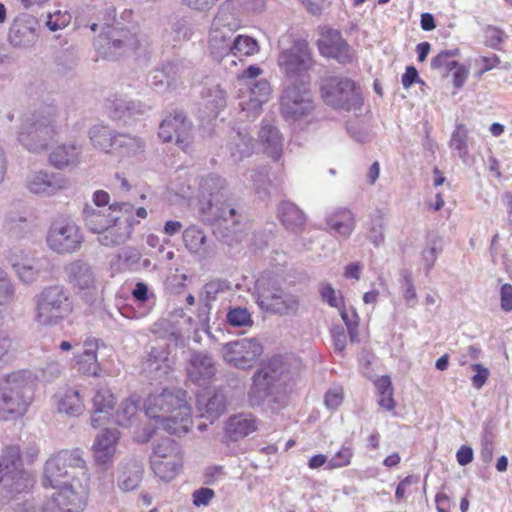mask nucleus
Instances as JSON below:
<instances>
[{
    "instance_id": "41",
    "label": "nucleus",
    "mask_w": 512,
    "mask_h": 512,
    "mask_svg": "<svg viewBox=\"0 0 512 512\" xmlns=\"http://www.w3.org/2000/svg\"><path fill=\"white\" fill-rule=\"evenodd\" d=\"M169 354L170 352L165 344L158 343L151 346L144 362L145 369L150 372H167L172 365V360L169 358Z\"/></svg>"
},
{
    "instance_id": "43",
    "label": "nucleus",
    "mask_w": 512,
    "mask_h": 512,
    "mask_svg": "<svg viewBox=\"0 0 512 512\" xmlns=\"http://www.w3.org/2000/svg\"><path fill=\"white\" fill-rule=\"evenodd\" d=\"M184 73V65L180 61L169 62L161 70H156L151 83L155 86L162 85L166 79L167 86H171L177 78Z\"/></svg>"
},
{
    "instance_id": "20",
    "label": "nucleus",
    "mask_w": 512,
    "mask_h": 512,
    "mask_svg": "<svg viewBox=\"0 0 512 512\" xmlns=\"http://www.w3.org/2000/svg\"><path fill=\"white\" fill-rule=\"evenodd\" d=\"M67 283L82 297L92 296L97 291V281L92 267L82 260H75L65 266Z\"/></svg>"
},
{
    "instance_id": "52",
    "label": "nucleus",
    "mask_w": 512,
    "mask_h": 512,
    "mask_svg": "<svg viewBox=\"0 0 512 512\" xmlns=\"http://www.w3.org/2000/svg\"><path fill=\"white\" fill-rule=\"evenodd\" d=\"M227 323L232 327L250 328L253 326V319L248 309L243 307L230 308L226 315Z\"/></svg>"
},
{
    "instance_id": "18",
    "label": "nucleus",
    "mask_w": 512,
    "mask_h": 512,
    "mask_svg": "<svg viewBox=\"0 0 512 512\" xmlns=\"http://www.w3.org/2000/svg\"><path fill=\"white\" fill-rule=\"evenodd\" d=\"M140 401L135 396H130L121 402L117 410L113 411V420L120 427L132 429V436L137 442L145 443L150 440L153 431L150 429H140L138 426L139 421V407Z\"/></svg>"
},
{
    "instance_id": "14",
    "label": "nucleus",
    "mask_w": 512,
    "mask_h": 512,
    "mask_svg": "<svg viewBox=\"0 0 512 512\" xmlns=\"http://www.w3.org/2000/svg\"><path fill=\"white\" fill-rule=\"evenodd\" d=\"M311 54L305 41H296L287 50L281 51L278 58L280 69L286 74L290 84L309 85Z\"/></svg>"
},
{
    "instance_id": "25",
    "label": "nucleus",
    "mask_w": 512,
    "mask_h": 512,
    "mask_svg": "<svg viewBox=\"0 0 512 512\" xmlns=\"http://www.w3.org/2000/svg\"><path fill=\"white\" fill-rule=\"evenodd\" d=\"M100 345V340L93 337L84 340L83 351L75 354L73 357L79 373L93 377H99L101 375V366L97 357V351Z\"/></svg>"
},
{
    "instance_id": "33",
    "label": "nucleus",
    "mask_w": 512,
    "mask_h": 512,
    "mask_svg": "<svg viewBox=\"0 0 512 512\" xmlns=\"http://www.w3.org/2000/svg\"><path fill=\"white\" fill-rule=\"evenodd\" d=\"M325 220L331 231L344 238H348L356 226L354 214L346 208L333 209L327 213Z\"/></svg>"
},
{
    "instance_id": "36",
    "label": "nucleus",
    "mask_w": 512,
    "mask_h": 512,
    "mask_svg": "<svg viewBox=\"0 0 512 512\" xmlns=\"http://www.w3.org/2000/svg\"><path fill=\"white\" fill-rule=\"evenodd\" d=\"M188 377L195 383H200L212 378L215 374V366L212 358L205 353H195L191 356L187 367Z\"/></svg>"
},
{
    "instance_id": "6",
    "label": "nucleus",
    "mask_w": 512,
    "mask_h": 512,
    "mask_svg": "<svg viewBox=\"0 0 512 512\" xmlns=\"http://www.w3.org/2000/svg\"><path fill=\"white\" fill-rule=\"evenodd\" d=\"M254 297L260 309L274 314H294L299 308L298 297L285 292L277 278L270 274H263L256 280Z\"/></svg>"
},
{
    "instance_id": "57",
    "label": "nucleus",
    "mask_w": 512,
    "mask_h": 512,
    "mask_svg": "<svg viewBox=\"0 0 512 512\" xmlns=\"http://www.w3.org/2000/svg\"><path fill=\"white\" fill-rule=\"evenodd\" d=\"M15 287L8 273L0 268V305H7L14 300Z\"/></svg>"
},
{
    "instance_id": "48",
    "label": "nucleus",
    "mask_w": 512,
    "mask_h": 512,
    "mask_svg": "<svg viewBox=\"0 0 512 512\" xmlns=\"http://www.w3.org/2000/svg\"><path fill=\"white\" fill-rule=\"evenodd\" d=\"M258 52L259 45L254 38L245 35H238L233 39L230 55L236 57L252 56Z\"/></svg>"
},
{
    "instance_id": "39",
    "label": "nucleus",
    "mask_w": 512,
    "mask_h": 512,
    "mask_svg": "<svg viewBox=\"0 0 512 512\" xmlns=\"http://www.w3.org/2000/svg\"><path fill=\"white\" fill-rule=\"evenodd\" d=\"M144 149L145 143L141 138L118 133L112 155L119 159H127L142 154Z\"/></svg>"
},
{
    "instance_id": "63",
    "label": "nucleus",
    "mask_w": 512,
    "mask_h": 512,
    "mask_svg": "<svg viewBox=\"0 0 512 512\" xmlns=\"http://www.w3.org/2000/svg\"><path fill=\"white\" fill-rule=\"evenodd\" d=\"M343 388L334 386L329 389L324 397L325 406L330 410H336L343 402Z\"/></svg>"
},
{
    "instance_id": "29",
    "label": "nucleus",
    "mask_w": 512,
    "mask_h": 512,
    "mask_svg": "<svg viewBox=\"0 0 512 512\" xmlns=\"http://www.w3.org/2000/svg\"><path fill=\"white\" fill-rule=\"evenodd\" d=\"M226 408L225 396L220 391L206 389L197 393V410L200 417L208 419L211 423L222 415Z\"/></svg>"
},
{
    "instance_id": "19",
    "label": "nucleus",
    "mask_w": 512,
    "mask_h": 512,
    "mask_svg": "<svg viewBox=\"0 0 512 512\" xmlns=\"http://www.w3.org/2000/svg\"><path fill=\"white\" fill-rule=\"evenodd\" d=\"M68 186L69 182L65 176L44 170L31 171L25 180V187L29 193L38 197H52Z\"/></svg>"
},
{
    "instance_id": "23",
    "label": "nucleus",
    "mask_w": 512,
    "mask_h": 512,
    "mask_svg": "<svg viewBox=\"0 0 512 512\" xmlns=\"http://www.w3.org/2000/svg\"><path fill=\"white\" fill-rule=\"evenodd\" d=\"M91 426L99 428L112 419L116 397L108 386H97L91 397Z\"/></svg>"
},
{
    "instance_id": "60",
    "label": "nucleus",
    "mask_w": 512,
    "mask_h": 512,
    "mask_svg": "<svg viewBox=\"0 0 512 512\" xmlns=\"http://www.w3.org/2000/svg\"><path fill=\"white\" fill-rule=\"evenodd\" d=\"M15 274L17 275L18 279L25 284H32L36 282L40 274L37 261L34 260L27 266L19 267V270L15 272Z\"/></svg>"
},
{
    "instance_id": "8",
    "label": "nucleus",
    "mask_w": 512,
    "mask_h": 512,
    "mask_svg": "<svg viewBox=\"0 0 512 512\" xmlns=\"http://www.w3.org/2000/svg\"><path fill=\"white\" fill-rule=\"evenodd\" d=\"M281 114L294 128H303L313 120L315 104L308 85L289 84L281 100Z\"/></svg>"
},
{
    "instance_id": "34",
    "label": "nucleus",
    "mask_w": 512,
    "mask_h": 512,
    "mask_svg": "<svg viewBox=\"0 0 512 512\" xmlns=\"http://www.w3.org/2000/svg\"><path fill=\"white\" fill-rule=\"evenodd\" d=\"M55 397L57 410L60 413L72 417H78L84 413L85 403L77 389L72 387L64 388Z\"/></svg>"
},
{
    "instance_id": "58",
    "label": "nucleus",
    "mask_w": 512,
    "mask_h": 512,
    "mask_svg": "<svg viewBox=\"0 0 512 512\" xmlns=\"http://www.w3.org/2000/svg\"><path fill=\"white\" fill-rule=\"evenodd\" d=\"M441 251L442 247L440 239L434 238L428 242L427 247L422 251V261L427 271L434 266Z\"/></svg>"
},
{
    "instance_id": "15",
    "label": "nucleus",
    "mask_w": 512,
    "mask_h": 512,
    "mask_svg": "<svg viewBox=\"0 0 512 512\" xmlns=\"http://www.w3.org/2000/svg\"><path fill=\"white\" fill-rule=\"evenodd\" d=\"M239 24L233 14L224 7H221L215 16L209 33L208 46L211 54L216 59L230 55L233 40L232 34L237 30Z\"/></svg>"
},
{
    "instance_id": "10",
    "label": "nucleus",
    "mask_w": 512,
    "mask_h": 512,
    "mask_svg": "<svg viewBox=\"0 0 512 512\" xmlns=\"http://www.w3.org/2000/svg\"><path fill=\"white\" fill-rule=\"evenodd\" d=\"M111 209L122 213V220L116 224H111L101 232H97L98 242L106 247L120 245L127 241L133 233L134 226L141 220L146 219L148 212L144 207L135 208L128 202H119L111 204Z\"/></svg>"
},
{
    "instance_id": "56",
    "label": "nucleus",
    "mask_w": 512,
    "mask_h": 512,
    "mask_svg": "<svg viewBox=\"0 0 512 512\" xmlns=\"http://www.w3.org/2000/svg\"><path fill=\"white\" fill-rule=\"evenodd\" d=\"M354 455L350 446L343 445L328 461V469H338L348 466Z\"/></svg>"
},
{
    "instance_id": "21",
    "label": "nucleus",
    "mask_w": 512,
    "mask_h": 512,
    "mask_svg": "<svg viewBox=\"0 0 512 512\" xmlns=\"http://www.w3.org/2000/svg\"><path fill=\"white\" fill-rule=\"evenodd\" d=\"M120 438V431L116 428H105L97 433L91 450L98 466L108 468L113 464Z\"/></svg>"
},
{
    "instance_id": "61",
    "label": "nucleus",
    "mask_w": 512,
    "mask_h": 512,
    "mask_svg": "<svg viewBox=\"0 0 512 512\" xmlns=\"http://www.w3.org/2000/svg\"><path fill=\"white\" fill-rule=\"evenodd\" d=\"M71 21V15L67 11H56L49 14L46 25L51 31H57L65 28Z\"/></svg>"
},
{
    "instance_id": "44",
    "label": "nucleus",
    "mask_w": 512,
    "mask_h": 512,
    "mask_svg": "<svg viewBox=\"0 0 512 512\" xmlns=\"http://www.w3.org/2000/svg\"><path fill=\"white\" fill-rule=\"evenodd\" d=\"M279 214L283 224L290 230L301 228L305 223L302 211L291 202H283L279 207Z\"/></svg>"
},
{
    "instance_id": "4",
    "label": "nucleus",
    "mask_w": 512,
    "mask_h": 512,
    "mask_svg": "<svg viewBox=\"0 0 512 512\" xmlns=\"http://www.w3.org/2000/svg\"><path fill=\"white\" fill-rule=\"evenodd\" d=\"M286 368L280 356H274L262 365L252 377L247 399L251 407L267 403L271 409L285 404Z\"/></svg>"
},
{
    "instance_id": "3",
    "label": "nucleus",
    "mask_w": 512,
    "mask_h": 512,
    "mask_svg": "<svg viewBox=\"0 0 512 512\" xmlns=\"http://www.w3.org/2000/svg\"><path fill=\"white\" fill-rule=\"evenodd\" d=\"M35 375L26 369L13 371L0 378V420L23 418L34 399Z\"/></svg>"
},
{
    "instance_id": "1",
    "label": "nucleus",
    "mask_w": 512,
    "mask_h": 512,
    "mask_svg": "<svg viewBox=\"0 0 512 512\" xmlns=\"http://www.w3.org/2000/svg\"><path fill=\"white\" fill-rule=\"evenodd\" d=\"M145 414L155 426L170 434L183 435L192 426L191 407L182 389H163L150 394L144 402Z\"/></svg>"
},
{
    "instance_id": "17",
    "label": "nucleus",
    "mask_w": 512,
    "mask_h": 512,
    "mask_svg": "<svg viewBox=\"0 0 512 512\" xmlns=\"http://www.w3.org/2000/svg\"><path fill=\"white\" fill-rule=\"evenodd\" d=\"M46 242L48 247L59 254L76 252L83 243L80 227L71 220L55 221L49 228Z\"/></svg>"
},
{
    "instance_id": "7",
    "label": "nucleus",
    "mask_w": 512,
    "mask_h": 512,
    "mask_svg": "<svg viewBox=\"0 0 512 512\" xmlns=\"http://www.w3.org/2000/svg\"><path fill=\"white\" fill-rule=\"evenodd\" d=\"M90 475L83 470L70 482H63L56 487L51 501L45 504L43 512H82L86 507L89 494Z\"/></svg>"
},
{
    "instance_id": "13",
    "label": "nucleus",
    "mask_w": 512,
    "mask_h": 512,
    "mask_svg": "<svg viewBox=\"0 0 512 512\" xmlns=\"http://www.w3.org/2000/svg\"><path fill=\"white\" fill-rule=\"evenodd\" d=\"M56 134L57 127L53 119L33 115L22 121L17 139L25 149L38 153L47 148Z\"/></svg>"
},
{
    "instance_id": "27",
    "label": "nucleus",
    "mask_w": 512,
    "mask_h": 512,
    "mask_svg": "<svg viewBox=\"0 0 512 512\" xmlns=\"http://www.w3.org/2000/svg\"><path fill=\"white\" fill-rule=\"evenodd\" d=\"M271 95L270 84L266 80L256 81L249 87L247 95L240 97L239 105L247 118L256 117Z\"/></svg>"
},
{
    "instance_id": "32",
    "label": "nucleus",
    "mask_w": 512,
    "mask_h": 512,
    "mask_svg": "<svg viewBox=\"0 0 512 512\" xmlns=\"http://www.w3.org/2000/svg\"><path fill=\"white\" fill-rule=\"evenodd\" d=\"M22 470L23 468L19 447H6L0 457V485L11 486L13 475Z\"/></svg>"
},
{
    "instance_id": "12",
    "label": "nucleus",
    "mask_w": 512,
    "mask_h": 512,
    "mask_svg": "<svg viewBox=\"0 0 512 512\" xmlns=\"http://www.w3.org/2000/svg\"><path fill=\"white\" fill-rule=\"evenodd\" d=\"M150 464L159 479L166 482L173 480L183 465L181 446L170 438L157 441L153 446Z\"/></svg>"
},
{
    "instance_id": "16",
    "label": "nucleus",
    "mask_w": 512,
    "mask_h": 512,
    "mask_svg": "<svg viewBox=\"0 0 512 512\" xmlns=\"http://www.w3.org/2000/svg\"><path fill=\"white\" fill-rule=\"evenodd\" d=\"M223 360L237 369H250L263 353V346L256 338H241L225 343L221 348Z\"/></svg>"
},
{
    "instance_id": "40",
    "label": "nucleus",
    "mask_w": 512,
    "mask_h": 512,
    "mask_svg": "<svg viewBox=\"0 0 512 512\" xmlns=\"http://www.w3.org/2000/svg\"><path fill=\"white\" fill-rule=\"evenodd\" d=\"M226 105V93L219 87L214 85L207 88L202 94V106L204 114L202 117L216 118L219 111Z\"/></svg>"
},
{
    "instance_id": "54",
    "label": "nucleus",
    "mask_w": 512,
    "mask_h": 512,
    "mask_svg": "<svg viewBox=\"0 0 512 512\" xmlns=\"http://www.w3.org/2000/svg\"><path fill=\"white\" fill-rule=\"evenodd\" d=\"M142 479V469L136 464L132 463L129 472H124L118 480V484L121 490L131 491L135 489Z\"/></svg>"
},
{
    "instance_id": "11",
    "label": "nucleus",
    "mask_w": 512,
    "mask_h": 512,
    "mask_svg": "<svg viewBox=\"0 0 512 512\" xmlns=\"http://www.w3.org/2000/svg\"><path fill=\"white\" fill-rule=\"evenodd\" d=\"M320 92L323 101L335 109L357 111L363 104L355 83L346 77L329 76L322 79Z\"/></svg>"
},
{
    "instance_id": "28",
    "label": "nucleus",
    "mask_w": 512,
    "mask_h": 512,
    "mask_svg": "<svg viewBox=\"0 0 512 512\" xmlns=\"http://www.w3.org/2000/svg\"><path fill=\"white\" fill-rule=\"evenodd\" d=\"M83 215L87 228L93 233L101 232L111 224H116L124 218L122 213L113 211L111 205L107 208H94L86 205L83 209Z\"/></svg>"
},
{
    "instance_id": "47",
    "label": "nucleus",
    "mask_w": 512,
    "mask_h": 512,
    "mask_svg": "<svg viewBox=\"0 0 512 512\" xmlns=\"http://www.w3.org/2000/svg\"><path fill=\"white\" fill-rule=\"evenodd\" d=\"M468 135L467 127L464 124H457L449 140V147L462 159L468 156Z\"/></svg>"
},
{
    "instance_id": "46",
    "label": "nucleus",
    "mask_w": 512,
    "mask_h": 512,
    "mask_svg": "<svg viewBox=\"0 0 512 512\" xmlns=\"http://www.w3.org/2000/svg\"><path fill=\"white\" fill-rule=\"evenodd\" d=\"M206 236L197 226H189L183 232V242L190 253L199 254L204 251Z\"/></svg>"
},
{
    "instance_id": "53",
    "label": "nucleus",
    "mask_w": 512,
    "mask_h": 512,
    "mask_svg": "<svg viewBox=\"0 0 512 512\" xmlns=\"http://www.w3.org/2000/svg\"><path fill=\"white\" fill-rule=\"evenodd\" d=\"M459 54V49L441 51L432 59L431 67L438 70L453 71L459 63L452 60V58Z\"/></svg>"
},
{
    "instance_id": "45",
    "label": "nucleus",
    "mask_w": 512,
    "mask_h": 512,
    "mask_svg": "<svg viewBox=\"0 0 512 512\" xmlns=\"http://www.w3.org/2000/svg\"><path fill=\"white\" fill-rule=\"evenodd\" d=\"M229 149L232 160L240 162L254 153V143L251 137L239 132Z\"/></svg>"
},
{
    "instance_id": "55",
    "label": "nucleus",
    "mask_w": 512,
    "mask_h": 512,
    "mask_svg": "<svg viewBox=\"0 0 512 512\" xmlns=\"http://www.w3.org/2000/svg\"><path fill=\"white\" fill-rule=\"evenodd\" d=\"M384 227L385 223L382 215L376 214L371 217L368 238L375 246H380L384 242Z\"/></svg>"
},
{
    "instance_id": "22",
    "label": "nucleus",
    "mask_w": 512,
    "mask_h": 512,
    "mask_svg": "<svg viewBox=\"0 0 512 512\" xmlns=\"http://www.w3.org/2000/svg\"><path fill=\"white\" fill-rule=\"evenodd\" d=\"M158 134L164 142L175 139L176 144L186 151L191 142V124L183 113L176 112L161 122Z\"/></svg>"
},
{
    "instance_id": "62",
    "label": "nucleus",
    "mask_w": 512,
    "mask_h": 512,
    "mask_svg": "<svg viewBox=\"0 0 512 512\" xmlns=\"http://www.w3.org/2000/svg\"><path fill=\"white\" fill-rule=\"evenodd\" d=\"M118 259L122 269L135 270L141 260V253L135 248H128L118 255Z\"/></svg>"
},
{
    "instance_id": "24",
    "label": "nucleus",
    "mask_w": 512,
    "mask_h": 512,
    "mask_svg": "<svg viewBox=\"0 0 512 512\" xmlns=\"http://www.w3.org/2000/svg\"><path fill=\"white\" fill-rule=\"evenodd\" d=\"M317 45L322 56L336 59L340 63H348L353 58L348 44L337 30L323 29Z\"/></svg>"
},
{
    "instance_id": "2",
    "label": "nucleus",
    "mask_w": 512,
    "mask_h": 512,
    "mask_svg": "<svg viewBox=\"0 0 512 512\" xmlns=\"http://www.w3.org/2000/svg\"><path fill=\"white\" fill-rule=\"evenodd\" d=\"M132 10L125 9L116 19L115 10L109 8L105 11L102 23H93L91 30L96 31L100 26L102 33L95 41L97 53L104 59L115 60L128 55L141 46L142 39L138 38L135 27H126L132 17Z\"/></svg>"
},
{
    "instance_id": "50",
    "label": "nucleus",
    "mask_w": 512,
    "mask_h": 512,
    "mask_svg": "<svg viewBox=\"0 0 512 512\" xmlns=\"http://www.w3.org/2000/svg\"><path fill=\"white\" fill-rule=\"evenodd\" d=\"M6 259L14 272H17L19 267L27 266L36 260V257L31 250L22 248L20 246H14L7 252Z\"/></svg>"
},
{
    "instance_id": "49",
    "label": "nucleus",
    "mask_w": 512,
    "mask_h": 512,
    "mask_svg": "<svg viewBox=\"0 0 512 512\" xmlns=\"http://www.w3.org/2000/svg\"><path fill=\"white\" fill-rule=\"evenodd\" d=\"M6 259L14 272H17L19 267L27 266L36 260V257L31 250L22 248L20 246H14L7 252Z\"/></svg>"
},
{
    "instance_id": "26",
    "label": "nucleus",
    "mask_w": 512,
    "mask_h": 512,
    "mask_svg": "<svg viewBox=\"0 0 512 512\" xmlns=\"http://www.w3.org/2000/svg\"><path fill=\"white\" fill-rule=\"evenodd\" d=\"M226 188L225 180L217 175H208L199 182V187L195 198L201 205V210H211L223 197Z\"/></svg>"
},
{
    "instance_id": "38",
    "label": "nucleus",
    "mask_w": 512,
    "mask_h": 512,
    "mask_svg": "<svg viewBox=\"0 0 512 512\" xmlns=\"http://www.w3.org/2000/svg\"><path fill=\"white\" fill-rule=\"evenodd\" d=\"M257 429V421L252 414H237L231 416L226 423V435L231 440L248 436Z\"/></svg>"
},
{
    "instance_id": "42",
    "label": "nucleus",
    "mask_w": 512,
    "mask_h": 512,
    "mask_svg": "<svg viewBox=\"0 0 512 512\" xmlns=\"http://www.w3.org/2000/svg\"><path fill=\"white\" fill-rule=\"evenodd\" d=\"M146 109V106L142 105L139 102L134 101H126L123 98H115L110 101L109 106V115L114 120H123L126 122V119L133 114H142Z\"/></svg>"
},
{
    "instance_id": "37",
    "label": "nucleus",
    "mask_w": 512,
    "mask_h": 512,
    "mask_svg": "<svg viewBox=\"0 0 512 512\" xmlns=\"http://www.w3.org/2000/svg\"><path fill=\"white\" fill-rule=\"evenodd\" d=\"M37 39L38 34L31 20H17L10 28L9 41L15 47H30Z\"/></svg>"
},
{
    "instance_id": "59",
    "label": "nucleus",
    "mask_w": 512,
    "mask_h": 512,
    "mask_svg": "<svg viewBox=\"0 0 512 512\" xmlns=\"http://www.w3.org/2000/svg\"><path fill=\"white\" fill-rule=\"evenodd\" d=\"M341 318L347 326L351 341H357L359 316L354 308L346 309L343 305L338 308Z\"/></svg>"
},
{
    "instance_id": "31",
    "label": "nucleus",
    "mask_w": 512,
    "mask_h": 512,
    "mask_svg": "<svg viewBox=\"0 0 512 512\" xmlns=\"http://www.w3.org/2000/svg\"><path fill=\"white\" fill-rule=\"evenodd\" d=\"M261 151L273 161H279L283 153L284 139L279 130L269 124L261 127L259 132Z\"/></svg>"
},
{
    "instance_id": "51",
    "label": "nucleus",
    "mask_w": 512,
    "mask_h": 512,
    "mask_svg": "<svg viewBox=\"0 0 512 512\" xmlns=\"http://www.w3.org/2000/svg\"><path fill=\"white\" fill-rule=\"evenodd\" d=\"M34 484V479L32 475L25 471L24 469L17 474L13 475V480L11 486H2V488L6 491L7 494H10L12 497L28 492Z\"/></svg>"
},
{
    "instance_id": "30",
    "label": "nucleus",
    "mask_w": 512,
    "mask_h": 512,
    "mask_svg": "<svg viewBox=\"0 0 512 512\" xmlns=\"http://www.w3.org/2000/svg\"><path fill=\"white\" fill-rule=\"evenodd\" d=\"M82 146L75 143L61 144L52 149L48 161L56 169H66L81 163Z\"/></svg>"
},
{
    "instance_id": "9",
    "label": "nucleus",
    "mask_w": 512,
    "mask_h": 512,
    "mask_svg": "<svg viewBox=\"0 0 512 512\" xmlns=\"http://www.w3.org/2000/svg\"><path fill=\"white\" fill-rule=\"evenodd\" d=\"M83 470L88 469L80 449L59 451L45 463L43 485L51 488L61 487L63 482H70Z\"/></svg>"
},
{
    "instance_id": "5",
    "label": "nucleus",
    "mask_w": 512,
    "mask_h": 512,
    "mask_svg": "<svg viewBox=\"0 0 512 512\" xmlns=\"http://www.w3.org/2000/svg\"><path fill=\"white\" fill-rule=\"evenodd\" d=\"M34 322L53 327L67 319L74 310L73 298L62 285H49L34 296Z\"/></svg>"
},
{
    "instance_id": "35",
    "label": "nucleus",
    "mask_w": 512,
    "mask_h": 512,
    "mask_svg": "<svg viewBox=\"0 0 512 512\" xmlns=\"http://www.w3.org/2000/svg\"><path fill=\"white\" fill-rule=\"evenodd\" d=\"M118 133L107 125L95 124L88 130L91 146L100 152L112 155Z\"/></svg>"
},
{
    "instance_id": "64",
    "label": "nucleus",
    "mask_w": 512,
    "mask_h": 512,
    "mask_svg": "<svg viewBox=\"0 0 512 512\" xmlns=\"http://www.w3.org/2000/svg\"><path fill=\"white\" fill-rule=\"evenodd\" d=\"M500 308L504 312L512 311V285L502 284L499 290Z\"/></svg>"
}]
</instances>
